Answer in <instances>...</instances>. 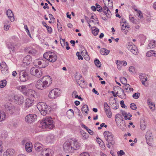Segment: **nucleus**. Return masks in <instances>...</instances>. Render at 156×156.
<instances>
[{"instance_id":"nucleus-18","label":"nucleus","mask_w":156,"mask_h":156,"mask_svg":"<svg viewBox=\"0 0 156 156\" xmlns=\"http://www.w3.org/2000/svg\"><path fill=\"white\" fill-rule=\"evenodd\" d=\"M34 147L36 151L39 152L43 149V147L41 144L36 142L35 144Z\"/></svg>"},{"instance_id":"nucleus-25","label":"nucleus","mask_w":156,"mask_h":156,"mask_svg":"<svg viewBox=\"0 0 156 156\" xmlns=\"http://www.w3.org/2000/svg\"><path fill=\"white\" fill-rule=\"evenodd\" d=\"M113 137V135H112L111 136L106 139V140L108 141V143H109L112 145H114L115 143Z\"/></svg>"},{"instance_id":"nucleus-8","label":"nucleus","mask_w":156,"mask_h":156,"mask_svg":"<svg viewBox=\"0 0 156 156\" xmlns=\"http://www.w3.org/2000/svg\"><path fill=\"white\" fill-rule=\"evenodd\" d=\"M30 73L31 75L38 78H40L42 75L41 70L35 67H33L31 69Z\"/></svg>"},{"instance_id":"nucleus-47","label":"nucleus","mask_w":156,"mask_h":156,"mask_svg":"<svg viewBox=\"0 0 156 156\" xmlns=\"http://www.w3.org/2000/svg\"><path fill=\"white\" fill-rule=\"evenodd\" d=\"M99 32V29L98 28H95L94 30H92V33L94 35H97Z\"/></svg>"},{"instance_id":"nucleus-14","label":"nucleus","mask_w":156,"mask_h":156,"mask_svg":"<svg viewBox=\"0 0 156 156\" xmlns=\"http://www.w3.org/2000/svg\"><path fill=\"white\" fill-rule=\"evenodd\" d=\"M139 78L142 81V84L147 87L148 84L145 83V81H147V78L146 75L144 73L140 74L139 75Z\"/></svg>"},{"instance_id":"nucleus-42","label":"nucleus","mask_w":156,"mask_h":156,"mask_svg":"<svg viewBox=\"0 0 156 156\" xmlns=\"http://www.w3.org/2000/svg\"><path fill=\"white\" fill-rule=\"evenodd\" d=\"M60 43L62 47L64 48L66 46V42L65 39H60Z\"/></svg>"},{"instance_id":"nucleus-34","label":"nucleus","mask_w":156,"mask_h":156,"mask_svg":"<svg viewBox=\"0 0 156 156\" xmlns=\"http://www.w3.org/2000/svg\"><path fill=\"white\" fill-rule=\"evenodd\" d=\"M6 117V114L4 112H0V122L4 120Z\"/></svg>"},{"instance_id":"nucleus-12","label":"nucleus","mask_w":156,"mask_h":156,"mask_svg":"<svg viewBox=\"0 0 156 156\" xmlns=\"http://www.w3.org/2000/svg\"><path fill=\"white\" fill-rule=\"evenodd\" d=\"M127 48L133 54L136 55L138 53V50L134 44H129Z\"/></svg>"},{"instance_id":"nucleus-57","label":"nucleus","mask_w":156,"mask_h":156,"mask_svg":"<svg viewBox=\"0 0 156 156\" xmlns=\"http://www.w3.org/2000/svg\"><path fill=\"white\" fill-rule=\"evenodd\" d=\"M129 70L130 72L133 73V72L135 71L134 67L133 66H131L130 67L129 69Z\"/></svg>"},{"instance_id":"nucleus-15","label":"nucleus","mask_w":156,"mask_h":156,"mask_svg":"<svg viewBox=\"0 0 156 156\" xmlns=\"http://www.w3.org/2000/svg\"><path fill=\"white\" fill-rule=\"evenodd\" d=\"M36 94L35 91L32 89H29L27 90V94L25 95L28 96L30 98H34Z\"/></svg>"},{"instance_id":"nucleus-28","label":"nucleus","mask_w":156,"mask_h":156,"mask_svg":"<svg viewBox=\"0 0 156 156\" xmlns=\"http://www.w3.org/2000/svg\"><path fill=\"white\" fill-rule=\"evenodd\" d=\"M121 92L118 95V96L122 99H125L126 98V94L124 93V90L121 88Z\"/></svg>"},{"instance_id":"nucleus-31","label":"nucleus","mask_w":156,"mask_h":156,"mask_svg":"<svg viewBox=\"0 0 156 156\" xmlns=\"http://www.w3.org/2000/svg\"><path fill=\"white\" fill-rule=\"evenodd\" d=\"M140 123L141 129L142 130H145L146 128V124L144 120L140 121Z\"/></svg>"},{"instance_id":"nucleus-45","label":"nucleus","mask_w":156,"mask_h":156,"mask_svg":"<svg viewBox=\"0 0 156 156\" xmlns=\"http://www.w3.org/2000/svg\"><path fill=\"white\" fill-rule=\"evenodd\" d=\"M140 96V93L137 92L134 94L133 95V97L134 99H137L139 98Z\"/></svg>"},{"instance_id":"nucleus-58","label":"nucleus","mask_w":156,"mask_h":156,"mask_svg":"<svg viewBox=\"0 0 156 156\" xmlns=\"http://www.w3.org/2000/svg\"><path fill=\"white\" fill-rule=\"evenodd\" d=\"M138 13V17H140V18H142L143 17L142 13V12L140 11H139L137 12Z\"/></svg>"},{"instance_id":"nucleus-23","label":"nucleus","mask_w":156,"mask_h":156,"mask_svg":"<svg viewBox=\"0 0 156 156\" xmlns=\"http://www.w3.org/2000/svg\"><path fill=\"white\" fill-rule=\"evenodd\" d=\"M55 140V137L53 135H51L48 136L46 138V141L48 143H52Z\"/></svg>"},{"instance_id":"nucleus-21","label":"nucleus","mask_w":156,"mask_h":156,"mask_svg":"<svg viewBox=\"0 0 156 156\" xmlns=\"http://www.w3.org/2000/svg\"><path fill=\"white\" fill-rule=\"evenodd\" d=\"M120 124H117V126H119L121 129L122 131H124L125 130L126 126L125 125V122L124 120L122 119H120Z\"/></svg>"},{"instance_id":"nucleus-2","label":"nucleus","mask_w":156,"mask_h":156,"mask_svg":"<svg viewBox=\"0 0 156 156\" xmlns=\"http://www.w3.org/2000/svg\"><path fill=\"white\" fill-rule=\"evenodd\" d=\"M52 83L51 77L49 76H45L37 81L35 86L38 89L42 90L49 87Z\"/></svg>"},{"instance_id":"nucleus-60","label":"nucleus","mask_w":156,"mask_h":156,"mask_svg":"<svg viewBox=\"0 0 156 156\" xmlns=\"http://www.w3.org/2000/svg\"><path fill=\"white\" fill-rule=\"evenodd\" d=\"M129 19H130V21L133 23H135V22L134 21V18L131 16V15H130L129 16Z\"/></svg>"},{"instance_id":"nucleus-9","label":"nucleus","mask_w":156,"mask_h":156,"mask_svg":"<svg viewBox=\"0 0 156 156\" xmlns=\"http://www.w3.org/2000/svg\"><path fill=\"white\" fill-rule=\"evenodd\" d=\"M5 108L8 112L12 114L16 111V108L14 106L10 103H7L4 105Z\"/></svg>"},{"instance_id":"nucleus-13","label":"nucleus","mask_w":156,"mask_h":156,"mask_svg":"<svg viewBox=\"0 0 156 156\" xmlns=\"http://www.w3.org/2000/svg\"><path fill=\"white\" fill-rule=\"evenodd\" d=\"M14 101L16 104H21L24 101V98L22 95H15L14 96Z\"/></svg>"},{"instance_id":"nucleus-41","label":"nucleus","mask_w":156,"mask_h":156,"mask_svg":"<svg viewBox=\"0 0 156 156\" xmlns=\"http://www.w3.org/2000/svg\"><path fill=\"white\" fill-rule=\"evenodd\" d=\"M94 63L96 66L98 67H100L101 66V63L99 60L96 59L94 60Z\"/></svg>"},{"instance_id":"nucleus-55","label":"nucleus","mask_w":156,"mask_h":156,"mask_svg":"<svg viewBox=\"0 0 156 156\" xmlns=\"http://www.w3.org/2000/svg\"><path fill=\"white\" fill-rule=\"evenodd\" d=\"M129 28V27L128 26L126 25L125 23L122 25L121 27V30H123V31H124L125 29H126V28Z\"/></svg>"},{"instance_id":"nucleus-49","label":"nucleus","mask_w":156,"mask_h":156,"mask_svg":"<svg viewBox=\"0 0 156 156\" xmlns=\"http://www.w3.org/2000/svg\"><path fill=\"white\" fill-rule=\"evenodd\" d=\"M95 5L96 7V8L97 9V10L100 12H101V7L98 4L96 3L95 4Z\"/></svg>"},{"instance_id":"nucleus-39","label":"nucleus","mask_w":156,"mask_h":156,"mask_svg":"<svg viewBox=\"0 0 156 156\" xmlns=\"http://www.w3.org/2000/svg\"><path fill=\"white\" fill-rule=\"evenodd\" d=\"M6 66L5 64L1 65V70L2 73L5 72V71L7 70V68L6 67Z\"/></svg>"},{"instance_id":"nucleus-38","label":"nucleus","mask_w":156,"mask_h":156,"mask_svg":"<svg viewBox=\"0 0 156 156\" xmlns=\"http://www.w3.org/2000/svg\"><path fill=\"white\" fill-rule=\"evenodd\" d=\"M28 52L30 54L34 55L36 53V51L35 49L33 48H28Z\"/></svg>"},{"instance_id":"nucleus-32","label":"nucleus","mask_w":156,"mask_h":156,"mask_svg":"<svg viewBox=\"0 0 156 156\" xmlns=\"http://www.w3.org/2000/svg\"><path fill=\"white\" fill-rule=\"evenodd\" d=\"M6 152L8 155L9 154L10 156L13 155L15 153V151L12 149H9L7 150Z\"/></svg>"},{"instance_id":"nucleus-50","label":"nucleus","mask_w":156,"mask_h":156,"mask_svg":"<svg viewBox=\"0 0 156 156\" xmlns=\"http://www.w3.org/2000/svg\"><path fill=\"white\" fill-rule=\"evenodd\" d=\"M130 107L131 109L135 110L136 109V105L133 103H132L130 104Z\"/></svg>"},{"instance_id":"nucleus-59","label":"nucleus","mask_w":156,"mask_h":156,"mask_svg":"<svg viewBox=\"0 0 156 156\" xmlns=\"http://www.w3.org/2000/svg\"><path fill=\"white\" fill-rule=\"evenodd\" d=\"M116 63L118 66V68L119 66H120V65H122L121 61L117 60L116 61ZM120 68V67H119V68Z\"/></svg>"},{"instance_id":"nucleus-62","label":"nucleus","mask_w":156,"mask_h":156,"mask_svg":"<svg viewBox=\"0 0 156 156\" xmlns=\"http://www.w3.org/2000/svg\"><path fill=\"white\" fill-rule=\"evenodd\" d=\"M80 155L81 156H90L89 154L86 152L81 153Z\"/></svg>"},{"instance_id":"nucleus-7","label":"nucleus","mask_w":156,"mask_h":156,"mask_svg":"<svg viewBox=\"0 0 156 156\" xmlns=\"http://www.w3.org/2000/svg\"><path fill=\"white\" fill-rule=\"evenodd\" d=\"M37 115L33 114H29L27 115L25 118V122L27 123L31 124L37 120Z\"/></svg>"},{"instance_id":"nucleus-54","label":"nucleus","mask_w":156,"mask_h":156,"mask_svg":"<svg viewBox=\"0 0 156 156\" xmlns=\"http://www.w3.org/2000/svg\"><path fill=\"white\" fill-rule=\"evenodd\" d=\"M147 102L148 103V105L151 109L153 107H154V104L150 102L148 99L147 100Z\"/></svg>"},{"instance_id":"nucleus-17","label":"nucleus","mask_w":156,"mask_h":156,"mask_svg":"<svg viewBox=\"0 0 156 156\" xmlns=\"http://www.w3.org/2000/svg\"><path fill=\"white\" fill-rule=\"evenodd\" d=\"M17 89L21 92L23 94L26 95L27 92V88L26 85H22L17 87Z\"/></svg>"},{"instance_id":"nucleus-16","label":"nucleus","mask_w":156,"mask_h":156,"mask_svg":"<svg viewBox=\"0 0 156 156\" xmlns=\"http://www.w3.org/2000/svg\"><path fill=\"white\" fill-rule=\"evenodd\" d=\"M33 101L34 100L33 99H31L29 98L27 99L25 102V109H27L29 107L33 105Z\"/></svg>"},{"instance_id":"nucleus-64","label":"nucleus","mask_w":156,"mask_h":156,"mask_svg":"<svg viewBox=\"0 0 156 156\" xmlns=\"http://www.w3.org/2000/svg\"><path fill=\"white\" fill-rule=\"evenodd\" d=\"M65 47L67 50H68L70 48V47L69 46V44L67 42H66V46Z\"/></svg>"},{"instance_id":"nucleus-61","label":"nucleus","mask_w":156,"mask_h":156,"mask_svg":"<svg viewBox=\"0 0 156 156\" xmlns=\"http://www.w3.org/2000/svg\"><path fill=\"white\" fill-rule=\"evenodd\" d=\"M119 107V105L115 103V104H113V108L115 109H117Z\"/></svg>"},{"instance_id":"nucleus-30","label":"nucleus","mask_w":156,"mask_h":156,"mask_svg":"<svg viewBox=\"0 0 156 156\" xmlns=\"http://www.w3.org/2000/svg\"><path fill=\"white\" fill-rule=\"evenodd\" d=\"M88 106L86 105H84L82 108L81 111L83 113H87L88 112Z\"/></svg>"},{"instance_id":"nucleus-40","label":"nucleus","mask_w":156,"mask_h":156,"mask_svg":"<svg viewBox=\"0 0 156 156\" xmlns=\"http://www.w3.org/2000/svg\"><path fill=\"white\" fill-rule=\"evenodd\" d=\"M104 109L105 111H108V110H110V107L108 105L106 102H105L104 104Z\"/></svg>"},{"instance_id":"nucleus-22","label":"nucleus","mask_w":156,"mask_h":156,"mask_svg":"<svg viewBox=\"0 0 156 156\" xmlns=\"http://www.w3.org/2000/svg\"><path fill=\"white\" fill-rule=\"evenodd\" d=\"M25 149L27 152H31L32 149V144L30 142H27L25 146Z\"/></svg>"},{"instance_id":"nucleus-6","label":"nucleus","mask_w":156,"mask_h":156,"mask_svg":"<svg viewBox=\"0 0 156 156\" xmlns=\"http://www.w3.org/2000/svg\"><path fill=\"white\" fill-rule=\"evenodd\" d=\"M61 94L59 89L55 88L49 92L48 97L51 99H53L58 97Z\"/></svg>"},{"instance_id":"nucleus-27","label":"nucleus","mask_w":156,"mask_h":156,"mask_svg":"<svg viewBox=\"0 0 156 156\" xmlns=\"http://www.w3.org/2000/svg\"><path fill=\"white\" fill-rule=\"evenodd\" d=\"M146 55L148 57L154 56L156 57V51L153 50L149 51L147 52Z\"/></svg>"},{"instance_id":"nucleus-48","label":"nucleus","mask_w":156,"mask_h":156,"mask_svg":"<svg viewBox=\"0 0 156 156\" xmlns=\"http://www.w3.org/2000/svg\"><path fill=\"white\" fill-rule=\"evenodd\" d=\"M107 117L109 118H111L112 117V112L110 110H108V111H105Z\"/></svg>"},{"instance_id":"nucleus-26","label":"nucleus","mask_w":156,"mask_h":156,"mask_svg":"<svg viewBox=\"0 0 156 156\" xmlns=\"http://www.w3.org/2000/svg\"><path fill=\"white\" fill-rule=\"evenodd\" d=\"M156 41H151L148 44V49H151L155 47Z\"/></svg>"},{"instance_id":"nucleus-4","label":"nucleus","mask_w":156,"mask_h":156,"mask_svg":"<svg viewBox=\"0 0 156 156\" xmlns=\"http://www.w3.org/2000/svg\"><path fill=\"white\" fill-rule=\"evenodd\" d=\"M42 124V128L51 129L54 128L55 125L53 124V121L51 117H46L41 122Z\"/></svg>"},{"instance_id":"nucleus-20","label":"nucleus","mask_w":156,"mask_h":156,"mask_svg":"<svg viewBox=\"0 0 156 156\" xmlns=\"http://www.w3.org/2000/svg\"><path fill=\"white\" fill-rule=\"evenodd\" d=\"M32 61V58L30 55H27L25 57L23 60V62L27 65H29Z\"/></svg>"},{"instance_id":"nucleus-43","label":"nucleus","mask_w":156,"mask_h":156,"mask_svg":"<svg viewBox=\"0 0 156 156\" xmlns=\"http://www.w3.org/2000/svg\"><path fill=\"white\" fill-rule=\"evenodd\" d=\"M104 14H105L108 18H110L112 15L109 9L105 13H104Z\"/></svg>"},{"instance_id":"nucleus-3","label":"nucleus","mask_w":156,"mask_h":156,"mask_svg":"<svg viewBox=\"0 0 156 156\" xmlns=\"http://www.w3.org/2000/svg\"><path fill=\"white\" fill-rule=\"evenodd\" d=\"M53 55L49 56L48 60L41 59L40 60L37 59L35 60V62L37 63L38 67L40 68H44L48 65L49 62H55L57 59V57L54 53H52Z\"/></svg>"},{"instance_id":"nucleus-10","label":"nucleus","mask_w":156,"mask_h":156,"mask_svg":"<svg viewBox=\"0 0 156 156\" xmlns=\"http://www.w3.org/2000/svg\"><path fill=\"white\" fill-rule=\"evenodd\" d=\"M19 77L20 81L22 82L26 81L29 78L27 73L25 70L21 71L20 73Z\"/></svg>"},{"instance_id":"nucleus-24","label":"nucleus","mask_w":156,"mask_h":156,"mask_svg":"<svg viewBox=\"0 0 156 156\" xmlns=\"http://www.w3.org/2000/svg\"><path fill=\"white\" fill-rule=\"evenodd\" d=\"M123 90H126V92H131L133 91V89L132 88L130 87V85L128 84H126L124 85L123 86Z\"/></svg>"},{"instance_id":"nucleus-33","label":"nucleus","mask_w":156,"mask_h":156,"mask_svg":"<svg viewBox=\"0 0 156 156\" xmlns=\"http://www.w3.org/2000/svg\"><path fill=\"white\" fill-rule=\"evenodd\" d=\"M81 132L82 138L83 140H87L88 138L89 134L88 133L84 132L83 131H82Z\"/></svg>"},{"instance_id":"nucleus-5","label":"nucleus","mask_w":156,"mask_h":156,"mask_svg":"<svg viewBox=\"0 0 156 156\" xmlns=\"http://www.w3.org/2000/svg\"><path fill=\"white\" fill-rule=\"evenodd\" d=\"M37 106L42 115L44 116L47 114L49 107L46 103L43 102H39L37 104Z\"/></svg>"},{"instance_id":"nucleus-1","label":"nucleus","mask_w":156,"mask_h":156,"mask_svg":"<svg viewBox=\"0 0 156 156\" xmlns=\"http://www.w3.org/2000/svg\"><path fill=\"white\" fill-rule=\"evenodd\" d=\"M80 145L77 140L67 141L63 145V149L66 153H73L75 150L80 148Z\"/></svg>"},{"instance_id":"nucleus-29","label":"nucleus","mask_w":156,"mask_h":156,"mask_svg":"<svg viewBox=\"0 0 156 156\" xmlns=\"http://www.w3.org/2000/svg\"><path fill=\"white\" fill-rule=\"evenodd\" d=\"M110 51L105 48H101L100 51V53L103 55H108Z\"/></svg>"},{"instance_id":"nucleus-51","label":"nucleus","mask_w":156,"mask_h":156,"mask_svg":"<svg viewBox=\"0 0 156 156\" xmlns=\"http://www.w3.org/2000/svg\"><path fill=\"white\" fill-rule=\"evenodd\" d=\"M108 9L106 6H104L103 8L101 7V12L102 11L104 13H105Z\"/></svg>"},{"instance_id":"nucleus-56","label":"nucleus","mask_w":156,"mask_h":156,"mask_svg":"<svg viewBox=\"0 0 156 156\" xmlns=\"http://www.w3.org/2000/svg\"><path fill=\"white\" fill-rule=\"evenodd\" d=\"M46 28L49 34L51 33L52 32V29L51 27L48 26L46 27Z\"/></svg>"},{"instance_id":"nucleus-44","label":"nucleus","mask_w":156,"mask_h":156,"mask_svg":"<svg viewBox=\"0 0 156 156\" xmlns=\"http://www.w3.org/2000/svg\"><path fill=\"white\" fill-rule=\"evenodd\" d=\"M121 116V115L119 114H117L115 116V121L116 123H117L118 121L120 120V117Z\"/></svg>"},{"instance_id":"nucleus-37","label":"nucleus","mask_w":156,"mask_h":156,"mask_svg":"<svg viewBox=\"0 0 156 156\" xmlns=\"http://www.w3.org/2000/svg\"><path fill=\"white\" fill-rule=\"evenodd\" d=\"M6 81L5 80H3L0 81V87L3 88L6 86Z\"/></svg>"},{"instance_id":"nucleus-53","label":"nucleus","mask_w":156,"mask_h":156,"mask_svg":"<svg viewBox=\"0 0 156 156\" xmlns=\"http://www.w3.org/2000/svg\"><path fill=\"white\" fill-rule=\"evenodd\" d=\"M118 156H122L125 154V152L122 150L117 152Z\"/></svg>"},{"instance_id":"nucleus-63","label":"nucleus","mask_w":156,"mask_h":156,"mask_svg":"<svg viewBox=\"0 0 156 156\" xmlns=\"http://www.w3.org/2000/svg\"><path fill=\"white\" fill-rule=\"evenodd\" d=\"M120 103L121 105V106L123 108H125V105L124 102L123 101H120Z\"/></svg>"},{"instance_id":"nucleus-35","label":"nucleus","mask_w":156,"mask_h":156,"mask_svg":"<svg viewBox=\"0 0 156 156\" xmlns=\"http://www.w3.org/2000/svg\"><path fill=\"white\" fill-rule=\"evenodd\" d=\"M54 53L53 52H49L48 53H45L43 55V57L44 59H47V60H48L49 59V56L50 55H53L52 53Z\"/></svg>"},{"instance_id":"nucleus-11","label":"nucleus","mask_w":156,"mask_h":156,"mask_svg":"<svg viewBox=\"0 0 156 156\" xmlns=\"http://www.w3.org/2000/svg\"><path fill=\"white\" fill-rule=\"evenodd\" d=\"M146 139L147 143L150 146L152 145L153 136L152 133L150 131L147 132L146 134Z\"/></svg>"},{"instance_id":"nucleus-46","label":"nucleus","mask_w":156,"mask_h":156,"mask_svg":"<svg viewBox=\"0 0 156 156\" xmlns=\"http://www.w3.org/2000/svg\"><path fill=\"white\" fill-rule=\"evenodd\" d=\"M120 81L122 83L124 84V85L127 84V80L124 77L121 78L120 79Z\"/></svg>"},{"instance_id":"nucleus-52","label":"nucleus","mask_w":156,"mask_h":156,"mask_svg":"<svg viewBox=\"0 0 156 156\" xmlns=\"http://www.w3.org/2000/svg\"><path fill=\"white\" fill-rule=\"evenodd\" d=\"M9 28V24H7V23H5V25L4 27V30H8Z\"/></svg>"},{"instance_id":"nucleus-36","label":"nucleus","mask_w":156,"mask_h":156,"mask_svg":"<svg viewBox=\"0 0 156 156\" xmlns=\"http://www.w3.org/2000/svg\"><path fill=\"white\" fill-rule=\"evenodd\" d=\"M103 134L105 140L112 135V133L108 131H105Z\"/></svg>"},{"instance_id":"nucleus-19","label":"nucleus","mask_w":156,"mask_h":156,"mask_svg":"<svg viewBox=\"0 0 156 156\" xmlns=\"http://www.w3.org/2000/svg\"><path fill=\"white\" fill-rule=\"evenodd\" d=\"M7 15L10 19L11 21L13 22L14 21V14L11 10L8 9L7 11Z\"/></svg>"}]
</instances>
